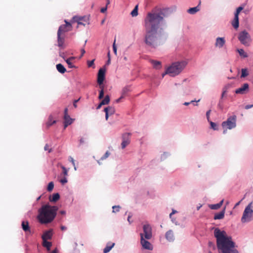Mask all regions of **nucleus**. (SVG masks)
<instances>
[{
	"instance_id": "20",
	"label": "nucleus",
	"mask_w": 253,
	"mask_h": 253,
	"mask_svg": "<svg viewBox=\"0 0 253 253\" xmlns=\"http://www.w3.org/2000/svg\"><path fill=\"white\" fill-rule=\"evenodd\" d=\"M225 212V207L221 211L214 214V219L216 220L223 219L224 217Z\"/></svg>"
},
{
	"instance_id": "10",
	"label": "nucleus",
	"mask_w": 253,
	"mask_h": 253,
	"mask_svg": "<svg viewBox=\"0 0 253 253\" xmlns=\"http://www.w3.org/2000/svg\"><path fill=\"white\" fill-rule=\"evenodd\" d=\"M73 20L74 22H76L78 23L79 25H82L85 26L86 24H88L89 18L86 16H74L73 18Z\"/></svg>"
},
{
	"instance_id": "11",
	"label": "nucleus",
	"mask_w": 253,
	"mask_h": 253,
	"mask_svg": "<svg viewBox=\"0 0 253 253\" xmlns=\"http://www.w3.org/2000/svg\"><path fill=\"white\" fill-rule=\"evenodd\" d=\"M243 8L244 7L239 6L236 9V11L235 13L234 19L232 23V26L235 29H237L239 27V14Z\"/></svg>"
},
{
	"instance_id": "44",
	"label": "nucleus",
	"mask_w": 253,
	"mask_h": 253,
	"mask_svg": "<svg viewBox=\"0 0 253 253\" xmlns=\"http://www.w3.org/2000/svg\"><path fill=\"white\" fill-rule=\"evenodd\" d=\"M44 150L45 151H48L49 153H50L52 151V149L49 148V146L47 144H45L44 146Z\"/></svg>"
},
{
	"instance_id": "13",
	"label": "nucleus",
	"mask_w": 253,
	"mask_h": 253,
	"mask_svg": "<svg viewBox=\"0 0 253 253\" xmlns=\"http://www.w3.org/2000/svg\"><path fill=\"white\" fill-rule=\"evenodd\" d=\"M129 133H126L123 135L122 139L123 141L121 143V146L122 149H124L126 146H127L130 143V136Z\"/></svg>"
},
{
	"instance_id": "22",
	"label": "nucleus",
	"mask_w": 253,
	"mask_h": 253,
	"mask_svg": "<svg viewBox=\"0 0 253 253\" xmlns=\"http://www.w3.org/2000/svg\"><path fill=\"white\" fill-rule=\"evenodd\" d=\"M166 238L169 241H172L173 240L174 235L172 230H170L166 233Z\"/></svg>"
},
{
	"instance_id": "30",
	"label": "nucleus",
	"mask_w": 253,
	"mask_h": 253,
	"mask_svg": "<svg viewBox=\"0 0 253 253\" xmlns=\"http://www.w3.org/2000/svg\"><path fill=\"white\" fill-rule=\"evenodd\" d=\"M75 59V57H71L66 60V62L68 65V67L70 68H75V66L73 65L72 61Z\"/></svg>"
},
{
	"instance_id": "53",
	"label": "nucleus",
	"mask_w": 253,
	"mask_h": 253,
	"mask_svg": "<svg viewBox=\"0 0 253 253\" xmlns=\"http://www.w3.org/2000/svg\"><path fill=\"white\" fill-rule=\"evenodd\" d=\"M124 98V97H123V96H122V95H121V96L120 98H119L118 99H117L116 100V102L117 103H119V102H120L121 101V99H123V98Z\"/></svg>"
},
{
	"instance_id": "47",
	"label": "nucleus",
	"mask_w": 253,
	"mask_h": 253,
	"mask_svg": "<svg viewBox=\"0 0 253 253\" xmlns=\"http://www.w3.org/2000/svg\"><path fill=\"white\" fill-rule=\"evenodd\" d=\"M69 161L72 163L74 167L75 170H76V167L75 166V161L74 159L72 157H69Z\"/></svg>"
},
{
	"instance_id": "40",
	"label": "nucleus",
	"mask_w": 253,
	"mask_h": 253,
	"mask_svg": "<svg viewBox=\"0 0 253 253\" xmlns=\"http://www.w3.org/2000/svg\"><path fill=\"white\" fill-rule=\"evenodd\" d=\"M113 208V212H118L120 211L121 207L119 206H114L112 207Z\"/></svg>"
},
{
	"instance_id": "60",
	"label": "nucleus",
	"mask_w": 253,
	"mask_h": 253,
	"mask_svg": "<svg viewBox=\"0 0 253 253\" xmlns=\"http://www.w3.org/2000/svg\"><path fill=\"white\" fill-rule=\"evenodd\" d=\"M99 88L101 89L100 90H104V85H102V84H99Z\"/></svg>"
},
{
	"instance_id": "33",
	"label": "nucleus",
	"mask_w": 253,
	"mask_h": 253,
	"mask_svg": "<svg viewBox=\"0 0 253 253\" xmlns=\"http://www.w3.org/2000/svg\"><path fill=\"white\" fill-rule=\"evenodd\" d=\"M110 155V153L109 151H107L105 154L100 158V159L97 161L98 163L100 165V161H103L107 158Z\"/></svg>"
},
{
	"instance_id": "50",
	"label": "nucleus",
	"mask_w": 253,
	"mask_h": 253,
	"mask_svg": "<svg viewBox=\"0 0 253 253\" xmlns=\"http://www.w3.org/2000/svg\"><path fill=\"white\" fill-rule=\"evenodd\" d=\"M211 112V110H209L206 113L207 118L209 122L210 115Z\"/></svg>"
},
{
	"instance_id": "63",
	"label": "nucleus",
	"mask_w": 253,
	"mask_h": 253,
	"mask_svg": "<svg viewBox=\"0 0 253 253\" xmlns=\"http://www.w3.org/2000/svg\"><path fill=\"white\" fill-rule=\"evenodd\" d=\"M110 62H111V58H110V57H109V59H108V60H107V61L106 64H107V65H109V64H110Z\"/></svg>"
},
{
	"instance_id": "15",
	"label": "nucleus",
	"mask_w": 253,
	"mask_h": 253,
	"mask_svg": "<svg viewBox=\"0 0 253 253\" xmlns=\"http://www.w3.org/2000/svg\"><path fill=\"white\" fill-rule=\"evenodd\" d=\"M105 70L100 69L97 75V83L99 84H101L105 79Z\"/></svg>"
},
{
	"instance_id": "1",
	"label": "nucleus",
	"mask_w": 253,
	"mask_h": 253,
	"mask_svg": "<svg viewBox=\"0 0 253 253\" xmlns=\"http://www.w3.org/2000/svg\"><path fill=\"white\" fill-rule=\"evenodd\" d=\"M167 11L166 9L155 8L147 13L144 20L145 33L143 39L146 47L155 49L162 44L163 29L161 26L165 23Z\"/></svg>"
},
{
	"instance_id": "9",
	"label": "nucleus",
	"mask_w": 253,
	"mask_h": 253,
	"mask_svg": "<svg viewBox=\"0 0 253 253\" xmlns=\"http://www.w3.org/2000/svg\"><path fill=\"white\" fill-rule=\"evenodd\" d=\"M143 233L142 234H143L144 238L146 240H149L152 238V228L149 224H144L143 226Z\"/></svg>"
},
{
	"instance_id": "16",
	"label": "nucleus",
	"mask_w": 253,
	"mask_h": 253,
	"mask_svg": "<svg viewBox=\"0 0 253 253\" xmlns=\"http://www.w3.org/2000/svg\"><path fill=\"white\" fill-rule=\"evenodd\" d=\"M104 112H105V119L107 120L109 116L115 113V110L114 107L109 106L104 109Z\"/></svg>"
},
{
	"instance_id": "21",
	"label": "nucleus",
	"mask_w": 253,
	"mask_h": 253,
	"mask_svg": "<svg viewBox=\"0 0 253 253\" xmlns=\"http://www.w3.org/2000/svg\"><path fill=\"white\" fill-rule=\"evenodd\" d=\"M22 228L23 230L25 232H30V228L29 225V222L27 221H23L22 222Z\"/></svg>"
},
{
	"instance_id": "25",
	"label": "nucleus",
	"mask_w": 253,
	"mask_h": 253,
	"mask_svg": "<svg viewBox=\"0 0 253 253\" xmlns=\"http://www.w3.org/2000/svg\"><path fill=\"white\" fill-rule=\"evenodd\" d=\"M115 243H108L103 250V253H108L114 246Z\"/></svg>"
},
{
	"instance_id": "48",
	"label": "nucleus",
	"mask_w": 253,
	"mask_h": 253,
	"mask_svg": "<svg viewBox=\"0 0 253 253\" xmlns=\"http://www.w3.org/2000/svg\"><path fill=\"white\" fill-rule=\"evenodd\" d=\"M115 42H116V40H115V41L113 43V51H114V53L115 54H117V47L115 45Z\"/></svg>"
},
{
	"instance_id": "14",
	"label": "nucleus",
	"mask_w": 253,
	"mask_h": 253,
	"mask_svg": "<svg viewBox=\"0 0 253 253\" xmlns=\"http://www.w3.org/2000/svg\"><path fill=\"white\" fill-rule=\"evenodd\" d=\"M249 90V84L247 83L244 84L240 88L235 90L236 94H244L247 93Z\"/></svg>"
},
{
	"instance_id": "41",
	"label": "nucleus",
	"mask_w": 253,
	"mask_h": 253,
	"mask_svg": "<svg viewBox=\"0 0 253 253\" xmlns=\"http://www.w3.org/2000/svg\"><path fill=\"white\" fill-rule=\"evenodd\" d=\"M61 167V168H62V169L63 170V174H64V176H67L68 175V170H67V169L63 166H62Z\"/></svg>"
},
{
	"instance_id": "31",
	"label": "nucleus",
	"mask_w": 253,
	"mask_h": 253,
	"mask_svg": "<svg viewBox=\"0 0 253 253\" xmlns=\"http://www.w3.org/2000/svg\"><path fill=\"white\" fill-rule=\"evenodd\" d=\"M199 10L200 9L199 8V5H198L197 6L189 8L188 10V12L190 14H194L198 11H199Z\"/></svg>"
},
{
	"instance_id": "23",
	"label": "nucleus",
	"mask_w": 253,
	"mask_h": 253,
	"mask_svg": "<svg viewBox=\"0 0 253 253\" xmlns=\"http://www.w3.org/2000/svg\"><path fill=\"white\" fill-rule=\"evenodd\" d=\"M226 92H227V89L226 88H224L223 92L222 93V94H221V98H220V99L219 101V103L218 104V106L219 107V108L220 109H222L223 108V103H222V99H223V98L224 97V95L226 93Z\"/></svg>"
},
{
	"instance_id": "7",
	"label": "nucleus",
	"mask_w": 253,
	"mask_h": 253,
	"mask_svg": "<svg viewBox=\"0 0 253 253\" xmlns=\"http://www.w3.org/2000/svg\"><path fill=\"white\" fill-rule=\"evenodd\" d=\"M222 126L223 127H226L229 129L235 128L236 126V116L233 115L229 117L227 121L222 123Z\"/></svg>"
},
{
	"instance_id": "54",
	"label": "nucleus",
	"mask_w": 253,
	"mask_h": 253,
	"mask_svg": "<svg viewBox=\"0 0 253 253\" xmlns=\"http://www.w3.org/2000/svg\"><path fill=\"white\" fill-rule=\"evenodd\" d=\"M79 99H78V100H75L74 101V103H73V105L76 108L77 107V103L79 101Z\"/></svg>"
},
{
	"instance_id": "61",
	"label": "nucleus",
	"mask_w": 253,
	"mask_h": 253,
	"mask_svg": "<svg viewBox=\"0 0 253 253\" xmlns=\"http://www.w3.org/2000/svg\"><path fill=\"white\" fill-rule=\"evenodd\" d=\"M80 144H83L84 143V138H81L80 140Z\"/></svg>"
},
{
	"instance_id": "32",
	"label": "nucleus",
	"mask_w": 253,
	"mask_h": 253,
	"mask_svg": "<svg viewBox=\"0 0 253 253\" xmlns=\"http://www.w3.org/2000/svg\"><path fill=\"white\" fill-rule=\"evenodd\" d=\"M129 87L128 86H126L124 88H123L122 91V96H123L124 97H125L127 93L129 91Z\"/></svg>"
},
{
	"instance_id": "17",
	"label": "nucleus",
	"mask_w": 253,
	"mask_h": 253,
	"mask_svg": "<svg viewBox=\"0 0 253 253\" xmlns=\"http://www.w3.org/2000/svg\"><path fill=\"white\" fill-rule=\"evenodd\" d=\"M52 230L51 229L44 232L42 237V241L50 240L52 238Z\"/></svg>"
},
{
	"instance_id": "58",
	"label": "nucleus",
	"mask_w": 253,
	"mask_h": 253,
	"mask_svg": "<svg viewBox=\"0 0 253 253\" xmlns=\"http://www.w3.org/2000/svg\"><path fill=\"white\" fill-rule=\"evenodd\" d=\"M51 253H58V251L57 248H56L51 252Z\"/></svg>"
},
{
	"instance_id": "36",
	"label": "nucleus",
	"mask_w": 253,
	"mask_h": 253,
	"mask_svg": "<svg viewBox=\"0 0 253 253\" xmlns=\"http://www.w3.org/2000/svg\"><path fill=\"white\" fill-rule=\"evenodd\" d=\"M237 51L241 56L244 58L248 57V54L246 53L243 49H237Z\"/></svg>"
},
{
	"instance_id": "39",
	"label": "nucleus",
	"mask_w": 253,
	"mask_h": 253,
	"mask_svg": "<svg viewBox=\"0 0 253 253\" xmlns=\"http://www.w3.org/2000/svg\"><path fill=\"white\" fill-rule=\"evenodd\" d=\"M241 72V77L244 78L248 75V73L246 69H242Z\"/></svg>"
},
{
	"instance_id": "5",
	"label": "nucleus",
	"mask_w": 253,
	"mask_h": 253,
	"mask_svg": "<svg viewBox=\"0 0 253 253\" xmlns=\"http://www.w3.org/2000/svg\"><path fill=\"white\" fill-rule=\"evenodd\" d=\"M187 62L185 61L176 62L171 64L167 68L165 74H169L170 76L174 77L178 75L186 67Z\"/></svg>"
},
{
	"instance_id": "35",
	"label": "nucleus",
	"mask_w": 253,
	"mask_h": 253,
	"mask_svg": "<svg viewBox=\"0 0 253 253\" xmlns=\"http://www.w3.org/2000/svg\"><path fill=\"white\" fill-rule=\"evenodd\" d=\"M102 104H103L104 105H107L109 104L110 102V97L108 95H107L105 96L104 99H103L101 101Z\"/></svg>"
},
{
	"instance_id": "55",
	"label": "nucleus",
	"mask_w": 253,
	"mask_h": 253,
	"mask_svg": "<svg viewBox=\"0 0 253 253\" xmlns=\"http://www.w3.org/2000/svg\"><path fill=\"white\" fill-rule=\"evenodd\" d=\"M68 108H66L65 109V110H64V116H67V115H69L68 114Z\"/></svg>"
},
{
	"instance_id": "12",
	"label": "nucleus",
	"mask_w": 253,
	"mask_h": 253,
	"mask_svg": "<svg viewBox=\"0 0 253 253\" xmlns=\"http://www.w3.org/2000/svg\"><path fill=\"white\" fill-rule=\"evenodd\" d=\"M140 237H141V244L142 246V247L146 250H153V246L151 244V243L146 240L145 238H143V234H140Z\"/></svg>"
},
{
	"instance_id": "34",
	"label": "nucleus",
	"mask_w": 253,
	"mask_h": 253,
	"mask_svg": "<svg viewBox=\"0 0 253 253\" xmlns=\"http://www.w3.org/2000/svg\"><path fill=\"white\" fill-rule=\"evenodd\" d=\"M56 123V121L53 120V118L52 116H49L48 118V120L46 123L47 126H50L53 124H55Z\"/></svg>"
},
{
	"instance_id": "64",
	"label": "nucleus",
	"mask_w": 253,
	"mask_h": 253,
	"mask_svg": "<svg viewBox=\"0 0 253 253\" xmlns=\"http://www.w3.org/2000/svg\"><path fill=\"white\" fill-rule=\"evenodd\" d=\"M252 107H253L252 105H247L246 106L245 108L248 109L251 108Z\"/></svg>"
},
{
	"instance_id": "38",
	"label": "nucleus",
	"mask_w": 253,
	"mask_h": 253,
	"mask_svg": "<svg viewBox=\"0 0 253 253\" xmlns=\"http://www.w3.org/2000/svg\"><path fill=\"white\" fill-rule=\"evenodd\" d=\"M54 188V184L53 182H50L47 186V191H51Z\"/></svg>"
},
{
	"instance_id": "43",
	"label": "nucleus",
	"mask_w": 253,
	"mask_h": 253,
	"mask_svg": "<svg viewBox=\"0 0 253 253\" xmlns=\"http://www.w3.org/2000/svg\"><path fill=\"white\" fill-rule=\"evenodd\" d=\"M60 182L63 185L66 184L68 182L66 176H64L63 178L61 179Z\"/></svg>"
},
{
	"instance_id": "3",
	"label": "nucleus",
	"mask_w": 253,
	"mask_h": 253,
	"mask_svg": "<svg viewBox=\"0 0 253 253\" xmlns=\"http://www.w3.org/2000/svg\"><path fill=\"white\" fill-rule=\"evenodd\" d=\"M57 210L56 206H43L39 211L38 218L40 222L42 224L51 222L55 218Z\"/></svg>"
},
{
	"instance_id": "28",
	"label": "nucleus",
	"mask_w": 253,
	"mask_h": 253,
	"mask_svg": "<svg viewBox=\"0 0 253 253\" xmlns=\"http://www.w3.org/2000/svg\"><path fill=\"white\" fill-rule=\"evenodd\" d=\"M151 62L153 64L154 68L156 69H160L161 68V62L158 61L152 60Z\"/></svg>"
},
{
	"instance_id": "57",
	"label": "nucleus",
	"mask_w": 253,
	"mask_h": 253,
	"mask_svg": "<svg viewBox=\"0 0 253 253\" xmlns=\"http://www.w3.org/2000/svg\"><path fill=\"white\" fill-rule=\"evenodd\" d=\"M102 105H104L103 104H102V102H101L99 103V104L97 106L96 109H99Z\"/></svg>"
},
{
	"instance_id": "51",
	"label": "nucleus",
	"mask_w": 253,
	"mask_h": 253,
	"mask_svg": "<svg viewBox=\"0 0 253 253\" xmlns=\"http://www.w3.org/2000/svg\"><path fill=\"white\" fill-rule=\"evenodd\" d=\"M178 88L179 89L182 90L183 91L184 93H185V91L184 90V86L183 85H181L179 84L178 85Z\"/></svg>"
},
{
	"instance_id": "29",
	"label": "nucleus",
	"mask_w": 253,
	"mask_h": 253,
	"mask_svg": "<svg viewBox=\"0 0 253 253\" xmlns=\"http://www.w3.org/2000/svg\"><path fill=\"white\" fill-rule=\"evenodd\" d=\"M60 198V195L58 193L53 194L52 198H49L50 202H55L57 201Z\"/></svg>"
},
{
	"instance_id": "62",
	"label": "nucleus",
	"mask_w": 253,
	"mask_h": 253,
	"mask_svg": "<svg viewBox=\"0 0 253 253\" xmlns=\"http://www.w3.org/2000/svg\"><path fill=\"white\" fill-rule=\"evenodd\" d=\"M67 228L66 227L64 226H61V229L63 231V230H66Z\"/></svg>"
},
{
	"instance_id": "52",
	"label": "nucleus",
	"mask_w": 253,
	"mask_h": 253,
	"mask_svg": "<svg viewBox=\"0 0 253 253\" xmlns=\"http://www.w3.org/2000/svg\"><path fill=\"white\" fill-rule=\"evenodd\" d=\"M107 10V6L105 7H103L101 9L100 11L102 13H104Z\"/></svg>"
},
{
	"instance_id": "4",
	"label": "nucleus",
	"mask_w": 253,
	"mask_h": 253,
	"mask_svg": "<svg viewBox=\"0 0 253 253\" xmlns=\"http://www.w3.org/2000/svg\"><path fill=\"white\" fill-rule=\"evenodd\" d=\"M65 24L61 25L57 31V42L58 46L61 48H64V33L71 31L72 29V25L67 20H65Z\"/></svg>"
},
{
	"instance_id": "26",
	"label": "nucleus",
	"mask_w": 253,
	"mask_h": 253,
	"mask_svg": "<svg viewBox=\"0 0 253 253\" xmlns=\"http://www.w3.org/2000/svg\"><path fill=\"white\" fill-rule=\"evenodd\" d=\"M43 247L45 248L48 252L50 251V248L52 246L51 242H48L47 241H42V244Z\"/></svg>"
},
{
	"instance_id": "2",
	"label": "nucleus",
	"mask_w": 253,
	"mask_h": 253,
	"mask_svg": "<svg viewBox=\"0 0 253 253\" xmlns=\"http://www.w3.org/2000/svg\"><path fill=\"white\" fill-rule=\"evenodd\" d=\"M214 234L216 238L217 248L222 253H238L235 249V243L232 241L231 237L227 236L225 231L216 228Z\"/></svg>"
},
{
	"instance_id": "46",
	"label": "nucleus",
	"mask_w": 253,
	"mask_h": 253,
	"mask_svg": "<svg viewBox=\"0 0 253 253\" xmlns=\"http://www.w3.org/2000/svg\"><path fill=\"white\" fill-rule=\"evenodd\" d=\"M104 97V90H100L99 94L98 96V98L99 99H101Z\"/></svg>"
},
{
	"instance_id": "45",
	"label": "nucleus",
	"mask_w": 253,
	"mask_h": 253,
	"mask_svg": "<svg viewBox=\"0 0 253 253\" xmlns=\"http://www.w3.org/2000/svg\"><path fill=\"white\" fill-rule=\"evenodd\" d=\"M94 60H95V59H93L91 61H87V66L88 67H91L93 66Z\"/></svg>"
},
{
	"instance_id": "49",
	"label": "nucleus",
	"mask_w": 253,
	"mask_h": 253,
	"mask_svg": "<svg viewBox=\"0 0 253 253\" xmlns=\"http://www.w3.org/2000/svg\"><path fill=\"white\" fill-rule=\"evenodd\" d=\"M200 101V99H199L198 100H192L190 102H185L184 103V105H185V106H187L189 104H190L191 103H193V102H199V101Z\"/></svg>"
},
{
	"instance_id": "37",
	"label": "nucleus",
	"mask_w": 253,
	"mask_h": 253,
	"mask_svg": "<svg viewBox=\"0 0 253 253\" xmlns=\"http://www.w3.org/2000/svg\"><path fill=\"white\" fill-rule=\"evenodd\" d=\"M132 17L136 16L138 15V5H136L134 8L131 12Z\"/></svg>"
},
{
	"instance_id": "19",
	"label": "nucleus",
	"mask_w": 253,
	"mask_h": 253,
	"mask_svg": "<svg viewBox=\"0 0 253 253\" xmlns=\"http://www.w3.org/2000/svg\"><path fill=\"white\" fill-rule=\"evenodd\" d=\"M64 129H65L69 125L72 124L73 122V119L71 118L69 115L64 116Z\"/></svg>"
},
{
	"instance_id": "8",
	"label": "nucleus",
	"mask_w": 253,
	"mask_h": 253,
	"mask_svg": "<svg viewBox=\"0 0 253 253\" xmlns=\"http://www.w3.org/2000/svg\"><path fill=\"white\" fill-rule=\"evenodd\" d=\"M238 39L240 42L245 46H249L251 42V38L249 33L243 31L239 33Z\"/></svg>"
},
{
	"instance_id": "42",
	"label": "nucleus",
	"mask_w": 253,
	"mask_h": 253,
	"mask_svg": "<svg viewBox=\"0 0 253 253\" xmlns=\"http://www.w3.org/2000/svg\"><path fill=\"white\" fill-rule=\"evenodd\" d=\"M210 125H211V127L214 129V130H217V125L215 123L212 122H210Z\"/></svg>"
},
{
	"instance_id": "6",
	"label": "nucleus",
	"mask_w": 253,
	"mask_h": 253,
	"mask_svg": "<svg viewBox=\"0 0 253 253\" xmlns=\"http://www.w3.org/2000/svg\"><path fill=\"white\" fill-rule=\"evenodd\" d=\"M252 203H251L246 207L241 218L242 223L248 222L252 220L253 210L252 209Z\"/></svg>"
},
{
	"instance_id": "24",
	"label": "nucleus",
	"mask_w": 253,
	"mask_h": 253,
	"mask_svg": "<svg viewBox=\"0 0 253 253\" xmlns=\"http://www.w3.org/2000/svg\"><path fill=\"white\" fill-rule=\"evenodd\" d=\"M56 69H57V71L61 74H64L66 71V69L64 67V66L63 65H62L61 64H57L56 65Z\"/></svg>"
},
{
	"instance_id": "59",
	"label": "nucleus",
	"mask_w": 253,
	"mask_h": 253,
	"mask_svg": "<svg viewBox=\"0 0 253 253\" xmlns=\"http://www.w3.org/2000/svg\"><path fill=\"white\" fill-rule=\"evenodd\" d=\"M176 211H175V210H172V212H171V213H170V214H169V217H171V216H172V215L173 214H174V213H176Z\"/></svg>"
},
{
	"instance_id": "56",
	"label": "nucleus",
	"mask_w": 253,
	"mask_h": 253,
	"mask_svg": "<svg viewBox=\"0 0 253 253\" xmlns=\"http://www.w3.org/2000/svg\"><path fill=\"white\" fill-rule=\"evenodd\" d=\"M85 50L83 48L81 49V57H82L84 54L85 53Z\"/></svg>"
},
{
	"instance_id": "18",
	"label": "nucleus",
	"mask_w": 253,
	"mask_h": 253,
	"mask_svg": "<svg viewBox=\"0 0 253 253\" xmlns=\"http://www.w3.org/2000/svg\"><path fill=\"white\" fill-rule=\"evenodd\" d=\"M225 43V41L224 38H217L216 39L215 45L216 47L221 48L223 46Z\"/></svg>"
},
{
	"instance_id": "27",
	"label": "nucleus",
	"mask_w": 253,
	"mask_h": 253,
	"mask_svg": "<svg viewBox=\"0 0 253 253\" xmlns=\"http://www.w3.org/2000/svg\"><path fill=\"white\" fill-rule=\"evenodd\" d=\"M223 203V200L221 201L219 203L216 204L211 205L210 206V208L212 210H217L219 209L221 206L222 205Z\"/></svg>"
}]
</instances>
